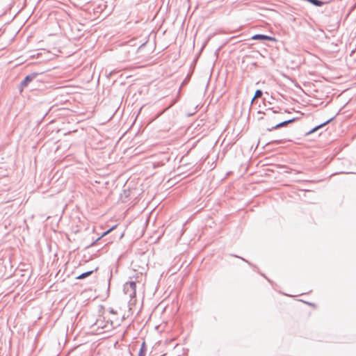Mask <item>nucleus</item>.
Returning a JSON list of instances; mask_svg holds the SVG:
<instances>
[{
	"label": "nucleus",
	"mask_w": 356,
	"mask_h": 356,
	"mask_svg": "<svg viewBox=\"0 0 356 356\" xmlns=\"http://www.w3.org/2000/svg\"><path fill=\"white\" fill-rule=\"evenodd\" d=\"M136 284L134 281L127 282L123 286V291L130 299H132L136 294Z\"/></svg>",
	"instance_id": "f257e3e1"
},
{
	"label": "nucleus",
	"mask_w": 356,
	"mask_h": 356,
	"mask_svg": "<svg viewBox=\"0 0 356 356\" xmlns=\"http://www.w3.org/2000/svg\"><path fill=\"white\" fill-rule=\"evenodd\" d=\"M278 113H279V111L274 110L273 108L266 109L265 112H261L259 111L257 112V115H258L257 120H261L264 118V116H266V117L270 118L273 117V115L274 114Z\"/></svg>",
	"instance_id": "f03ea898"
},
{
	"label": "nucleus",
	"mask_w": 356,
	"mask_h": 356,
	"mask_svg": "<svg viewBox=\"0 0 356 356\" xmlns=\"http://www.w3.org/2000/svg\"><path fill=\"white\" fill-rule=\"evenodd\" d=\"M38 73L37 72H33L29 75H27L24 79L21 82L19 86V89L22 91V89L28 86V84L31 82L33 80H34L38 76Z\"/></svg>",
	"instance_id": "7ed1b4c3"
},
{
	"label": "nucleus",
	"mask_w": 356,
	"mask_h": 356,
	"mask_svg": "<svg viewBox=\"0 0 356 356\" xmlns=\"http://www.w3.org/2000/svg\"><path fill=\"white\" fill-rule=\"evenodd\" d=\"M296 120V119L295 118H291V119H289V120H286L282 121L281 122L277 123L275 126H273L270 128H268L267 130L268 131H273L274 129L285 127V126L288 125L289 124H290L291 122H293Z\"/></svg>",
	"instance_id": "20e7f679"
},
{
	"label": "nucleus",
	"mask_w": 356,
	"mask_h": 356,
	"mask_svg": "<svg viewBox=\"0 0 356 356\" xmlns=\"http://www.w3.org/2000/svg\"><path fill=\"white\" fill-rule=\"evenodd\" d=\"M251 39L254 40H275L274 38L263 34H255L251 38Z\"/></svg>",
	"instance_id": "39448f33"
},
{
	"label": "nucleus",
	"mask_w": 356,
	"mask_h": 356,
	"mask_svg": "<svg viewBox=\"0 0 356 356\" xmlns=\"http://www.w3.org/2000/svg\"><path fill=\"white\" fill-rule=\"evenodd\" d=\"M334 119V118H331L330 119H329L328 120H327L326 122L316 126V127H314V129H312L308 134H312V133H314V131H316V130H318L319 128L323 127L324 125L328 124L330 122H331L332 120Z\"/></svg>",
	"instance_id": "423d86ee"
},
{
	"label": "nucleus",
	"mask_w": 356,
	"mask_h": 356,
	"mask_svg": "<svg viewBox=\"0 0 356 356\" xmlns=\"http://www.w3.org/2000/svg\"><path fill=\"white\" fill-rule=\"evenodd\" d=\"M146 350H147V348H146L145 343L143 342L141 347L138 352V356H145Z\"/></svg>",
	"instance_id": "0eeeda50"
},
{
	"label": "nucleus",
	"mask_w": 356,
	"mask_h": 356,
	"mask_svg": "<svg viewBox=\"0 0 356 356\" xmlns=\"http://www.w3.org/2000/svg\"><path fill=\"white\" fill-rule=\"evenodd\" d=\"M92 273H93V270H89V271L83 273L81 275H79L76 278L77 279H84V278L88 277L89 275H90Z\"/></svg>",
	"instance_id": "6e6552de"
},
{
	"label": "nucleus",
	"mask_w": 356,
	"mask_h": 356,
	"mask_svg": "<svg viewBox=\"0 0 356 356\" xmlns=\"http://www.w3.org/2000/svg\"><path fill=\"white\" fill-rule=\"evenodd\" d=\"M117 225H114L111 228H110L109 229H108L106 232H104L102 234V235L99 237L97 239H96L95 241H94L91 245H93L98 240H99L102 237L104 236L105 235H106L107 234H108L110 232H111L113 229H114L115 227H116Z\"/></svg>",
	"instance_id": "1a4fd4ad"
},
{
	"label": "nucleus",
	"mask_w": 356,
	"mask_h": 356,
	"mask_svg": "<svg viewBox=\"0 0 356 356\" xmlns=\"http://www.w3.org/2000/svg\"><path fill=\"white\" fill-rule=\"evenodd\" d=\"M316 6H321L323 4V2L320 0H307Z\"/></svg>",
	"instance_id": "9d476101"
},
{
	"label": "nucleus",
	"mask_w": 356,
	"mask_h": 356,
	"mask_svg": "<svg viewBox=\"0 0 356 356\" xmlns=\"http://www.w3.org/2000/svg\"><path fill=\"white\" fill-rule=\"evenodd\" d=\"M262 95H263V92L261 90H257L252 102H253L254 100V99H256V98L261 97L262 96Z\"/></svg>",
	"instance_id": "9b49d317"
}]
</instances>
